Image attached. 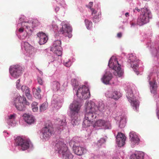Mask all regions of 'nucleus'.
Returning <instances> with one entry per match:
<instances>
[{"label": "nucleus", "instance_id": "33", "mask_svg": "<svg viewBox=\"0 0 159 159\" xmlns=\"http://www.w3.org/2000/svg\"><path fill=\"white\" fill-rule=\"evenodd\" d=\"M25 93L26 96L29 100H31L32 99V96L30 93V90L29 88H28L25 91Z\"/></svg>", "mask_w": 159, "mask_h": 159}, {"label": "nucleus", "instance_id": "3", "mask_svg": "<svg viewBox=\"0 0 159 159\" xmlns=\"http://www.w3.org/2000/svg\"><path fill=\"white\" fill-rule=\"evenodd\" d=\"M96 108L97 107L95 105V103L93 102L92 101L88 102L86 105L85 118L93 121L97 117L96 113Z\"/></svg>", "mask_w": 159, "mask_h": 159}, {"label": "nucleus", "instance_id": "28", "mask_svg": "<svg viewBox=\"0 0 159 159\" xmlns=\"http://www.w3.org/2000/svg\"><path fill=\"white\" fill-rule=\"evenodd\" d=\"M48 107V103L47 102H45L39 106V111L42 112L45 111Z\"/></svg>", "mask_w": 159, "mask_h": 159}, {"label": "nucleus", "instance_id": "26", "mask_svg": "<svg viewBox=\"0 0 159 159\" xmlns=\"http://www.w3.org/2000/svg\"><path fill=\"white\" fill-rule=\"evenodd\" d=\"M52 87L53 91H57L60 89V84L58 81H53L52 84Z\"/></svg>", "mask_w": 159, "mask_h": 159}, {"label": "nucleus", "instance_id": "32", "mask_svg": "<svg viewBox=\"0 0 159 159\" xmlns=\"http://www.w3.org/2000/svg\"><path fill=\"white\" fill-rule=\"evenodd\" d=\"M38 103L37 102H34L31 104V107L32 110L34 112H36L38 110V108L37 107Z\"/></svg>", "mask_w": 159, "mask_h": 159}, {"label": "nucleus", "instance_id": "14", "mask_svg": "<svg viewBox=\"0 0 159 159\" xmlns=\"http://www.w3.org/2000/svg\"><path fill=\"white\" fill-rule=\"evenodd\" d=\"M61 43L60 41L57 40L55 41L53 43L51 51L53 52L58 56H61L62 54L61 48Z\"/></svg>", "mask_w": 159, "mask_h": 159}, {"label": "nucleus", "instance_id": "42", "mask_svg": "<svg viewBox=\"0 0 159 159\" xmlns=\"http://www.w3.org/2000/svg\"><path fill=\"white\" fill-rule=\"evenodd\" d=\"M28 88L25 85H23L21 87V90L22 91H25Z\"/></svg>", "mask_w": 159, "mask_h": 159}, {"label": "nucleus", "instance_id": "22", "mask_svg": "<svg viewBox=\"0 0 159 159\" xmlns=\"http://www.w3.org/2000/svg\"><path fill=\"white\" fill-rule=\"evenodd\" d=\"M24 116L25 120L27 123L31 124L34 123L35 119L32 116L27 114L25 115Z\"/></svg>", "mask_w": 159, "mask_h": 159}, {"label": "nucleus", "instance_id": "21", "mask_svg": "<svg viewBox=\"0 0 159 159\" xmlns=\"http://www.w3.org/2000/svg\"><path fill=\"white\" fill-rule=\"evenodd\" d=\"M24 46L25 50L30 54H33L35 53V49L28 42H25L24 43Z\"/></svg>", "mask_w": 159, "mask_h": 159}, {"label": "nucleus", "instance_id": "17", "mask_svg": "<svg viewBox=\"0 0 159 159\" xmlns=\"http://www.w3.org/2000/svg\"><path fill=\"white\" fill-rule=\"evenodd\" d=\"M128 62L133 68L136 69L139 66L138 60L136 59L135 56L132 55H130L129 57Z\"/></svg>", "mask_w": 159, "mask_h": 159}, {"label": "nucleus", "instance_id": "39", "mask_svg": "<svg viewBox=\"0 0 159 159\" xmlns=\"http://www.w3.org/2000/svg\"><path fill=\"white\" fill-rule=\"evenodd\" d=\"M64 65L66 67H70L71 64V62L69 60L67 61H64Z\"/></svg>", "mask_w": 159, "mask_h": 159}, {"label": "nucleus", "instance_id": "35", "mask_svg": "<svg viewBox=\"0 0 159 159\" xmlns=\"http://www.w3.org/2000/svg\"><path fill=\"white\" fill-rule=\"evenodd\" d=\"M126 123L125 120V119H121L120 121L119 127L120 128L124 127Z\"/></svg>", "mask_w": 159, "mask_h": 159}, {"label": "nucleus", "instance_id": "49", "mask_svg": "<svg viewBox=\"0 0 159 159\" xmlns=\"http://www.w3.org/2000/svg\"><path fill=\"white\" fill-rule=\"evenodd\" d=\"M14 117V115H11L9 116V119H12Z\"/></svg>", "mask_w": 159, "mask_h": 159}, {"label": "nucleus", "instance_id": "9", "mask_svg": "<svg viewBox=\"0 0 159 159\" xmlns=\"http://www.w3.org/2000/svg\"><path fill=\"white\" fill-rule=\"evenodd\" d=\"M15 142L16 145L20 146L21 149L23 151L29 148L31 144L30 140L24 139L20 137H18L16 139Z\"/></svg>", "mask_w": 159, "mask_h": 159}, {"label": "nucleus", "instance_id": "5", "mask_svg": "<svg viewBox=\"0 0 159 159\" xmlns=\"http://www.w3.org/2000/svg\"><path fill=\"white\" fill-rule=\"evenodd\" d=\"M108 66L115 70L114 74L115 75L119 77L122 76L123 72L121 70V66L118 63L116 58H111L109 61Z\"/></svg>", "mask_w": 159, "mask_h": 159}, {"label": "nucleus", "instance_id": "7", "mask_svg": "<svg viewBox=\"0 0 159 159\" xmlns=\"http://www.w3.org/2000/svg\"><path fill=\"white\" fill-rule=\"evenodd\" d=\"M126 96L133 109L137 111L139 109V102L138 100L133 97L132 91L131 89H129L127 90Z\"/></svg>", "mask_w": 159, "mask_h": 159}, {"label": "nucleus", "instance_id": "46", "mask_svg": "<svg viewBox=\"0 0 159 159\" xmlns=\"http://www.w3.org/2000/svg\"><path fill=\"white\" fill-rule=\"evenodd\" d=\"M24 28L23 27H21L19 29L18 31L20 33H22L23 31Z\"/></svg>", "mask_w": 159, "mask_h": 159}, {"label": "nucleus", "instance_id": "44", "mask_svg": "<svg viewBox=\"0 0 159 159\" xmlns=\"http://www.w3.org/2000/svg\"><path fill=\"white\" fill-rule=\"evenodd\" d=\"M93 3L92 2H90L89 3V5L88 6V7L90 9L92 8V7H93Z\"/></svg>", "mask_w": 159, "mask_h": 159}, {"label": "nucleus", "instance_id": "37", "mask_svg": "<svg viewBox=\"0 0 159 159\" xmlns=\"http://www.w3.org/2000/svg\"><path fill=\"white\" fill-rule=\"evenodd\" d=\"M30 23L28 22H23L21 23V26L28 29L30 27Z\"/></svg>", "mask_w": 159, "mask_h": 159}, {"label": "nucleus", "instance_id": "45", "mask_svg": "<svg viewBox=\"0 0 159 159\" xmlns=\"http://www.w3.org/2000/svg\"><path fill=\"white\" fill-rule=\"evenodd\" d=\"M106 141L105 139L104 138H102L100 139V140L99 141V143H103Z\"/></svg>", "mask_w": 159, "mask_h": 159}, {"label": "nucleus", "instance_id": "48", "mask_svg": "<svg viewBox=\"0 0 159 159\" xmlns=\"http://www.w3.org/2000/svg\"><path fill=\"white\" fill-rule=\"evenodd\" d=\"M61 105H62V104H61V102H57V106H58V108L59 107H61Z\"/></svg>", "mask_w": 159, "mask_h": 159}, {"label": "nucleus", "instance_id": "47", "mask_svg": "<svg viewBox=\"0 0 159 159\" xmlns=\"http://www.w3.org/2000/svg\"><path fill=\"white\" fill-rule=\"evenodd\" d=\"M135 10L137 11L138 12H139L140 11V9H139L137 7H136L135 9H134V12H135Z\"/></svg>", "mask_w": 159, "mask_h": 159}, {"label": "nucleus", "instance_id": "15", "mask_svg": "<svg viewBox=\"0 0 159 159\" xmlns=\"http://www.w3.org/2000/svg\"><path fill=\"white\" fill-rule=\"evenodd\" d=\"M126 137L123 133H118L116 137V142L119 147L123 146L125 144Z\"/></svg>", "mask_w": 159, "mask_h": 159}, {"label": "nucleus", "instance_id": "16", "mask_svg": "<svg viewBox=\"0 0 159 159\" xmlns=\"http://www.w3.org/2000/svg\"><path fill=\"white\" fill-rule=\"evenodd\" d=\"M95 124L97 126L103 127L105 129H110L111 128L110 122L104 120H99L96 121Z\"/></svg>", "mask_w": 159, "mask_h": 159}, {"label": "nucleus", "instance_id": "54", "mask_svg": "<svg viewBox=\"0 0 159 159\" xmlns=\"http://www.w3.org/2000/svg\"><path fill=\"white\" fill-rule=\"evenodd\" d=\"M157 115L158 119H159V110H158L157 112Z\"/></svg>", "mask_w": 159, "mask_h": 159}, {"label": "nucleus", "instance_id": "50", "mask_svg": "<svg viewBox=\"0 0 159 159\" xmlns=\"http://www.w3.org/2000/svg\"><path fill=\"white\" fill-rule=\"evenodd\" d=\"M117 36L119 38H120L122 36V34L121 33H119L117 34Z\"/></svg>", "mask_w": 159, "mask_h": 159}, {"label": "nucleus", "instance_id": "51", "mask_svg": "<svg viewBox=\"0 0 159 159\" xmlns=\"http://www.w3.org/2000/svg\"><path fill=\"white\" fill-rule=\"evenodd\" d=\"M130 25H131V27H134L136 25V24L133 22H131Z\"/></svg>", "mask_w": 159, "mask_h": 159}, {"label": "nucleus", "instance_id": "20", "mask_svg": "<svg viewBox=\"0 0 159 159\" xmlns=\"http://www.w3.org/2000/svg\"><path fill=\"white\" fill-rule=\"evenodd\" d=\"M129 137L130 140L133 144L139 143V139L135 132H130L129 133Z\"/></svg>", "mask_w": 159, "mask_h": 159}, {"label": "nucleus", "instance_id": "10", "mask_svg": "<svg viewBox=\"0 0 159 159\" xmlns=\"http://www.w3.org/2000/svg\"><path fill=\"white\" fill-rule=\"evenodd\" d=\"M72 30V28L70 25L63 23L62 27L60 28L59 32L65 36L71 38L72 36L71 34Z\"/></svg>", "mask_w": 159, "mask_h": 159}, {"label": "nucleus", "instance_id": "24", "mask_svg": "<svg viewBox=\"0 0 159 159\" xmlns=\"http://www.w3.org/2000/svg\"><path fill=\"white\" fill-rule=\"evenodd\" d=\"M149 84L150 85V89L151 92L152 93L155 94L156 93L157 89V83L155 81H150Z\"/></svg>", "mask_w": 159, "mask_h": 159}, {"label": "nucleus", "instance_id": "38", "mask_svg": "<svg viewBox=\"0 0 159 159\" xmlns=\"http://www.w3.org/2000/svg\"><path fill=\"white\" fill-rule=\"evenodd\" d=\"M66 118L65 117H63L62 120L59 122V125L61 126H65L66 125Z\"/></svg>", "mask_w": 159, "mask_h": 159}, {"label": "nucleus", "instance_id": "40", "mask_svg": "<svg viewBox=\"0 0 159 159\" xmlns=\"http://www.w3.org/2000/svg\"><path fill=\"white\" fill-rule=\"evenodd\" d=\"M38 83L40 85H43L44 82V81L40 77H38L37 79Z\"/></svg>", "mask_w": 159, "mask_h": 159}, {"label": "nucleus", "instance_id": "25", "mask_svg": "<svg viewBox=\"0 0 159 159\" xmlns=\"http://www.w3.org/2000/svg\"><path fill=\"white\" fill-rule=\"evenodd\" d=\"M32 90L34 96L36 98L39 99L41 98L40 93L41 92V90L39 87H38L37 89L34 88Z\"/></svg>", "mask_w": 159, "mask_h": 159}, {"label": "nucleus", "instance_id": "19", "mask_svg": "<svg viewBox=\"0 0 159 159\" xmlns=\"http://www.w3.org/2000/svg\"><path fill=\"white\" fill-rule=\"evenodd\" d=\"M112 78V75L111 72L107 71L101 79L102 82L105 84H108L110 80Z\"/></svg>", "mask_w": 159, "mask_h": 159}, {"label": "nucleus", "instance_id": "12", "mask_svg": "<svg viewBox=\"0 0 159 159\" xmlns=\"http://www.w3.org/2000/svg\"><path fill=\"white\" fill-rule=\"evenodd\" d=\"M43 137L45 139H48L53 133L54 129L52 125H46L42 131Z\"/></svg>", "mask_w": 159, "mask_h": 159}, {"label": "nucleus", "instance_id": "4", "mask_svg": "<svg viewBox=\"0 0 159 159\" xmlns=\"http://www.w3.org/2000/svg\"><path fill=\"white\" fill-rule=\"evenodd\" d=\"M142 13L138 18L137 23L140 26L142 25L149 21V20L152 18L150 11L148 8L144 7L141 9Z\"/></svg>", "mask_w": 159, "mask_h": 159}, {"label": "nucleus", "instance_id": "36", "mask_svg": "<svg viewBox=\"0 0 159 159\" xmlns=\"http://www.w3.org/2000/svg\"><path fill=\"white\" fill-rule=\"evenodd\" d=\"M100 14L99 13L98 15L93 16V20L95 23H97L100 20Z\"/></svg>", "mask_w": 159, "mask_h": 159}, {"label": "nucleus", "instance_id": "18", "mask_svg": "<svg viewBox=\"0 0 159 159\" xmlns=\"http://www.w3.org/2000/svg\"><path fill=\"white\" fill-rule=\"evenodd\" d=\"M39 38V43L40 45L46 43L48 38L47 35L42 32H39L37 34Z\"/></svg>", "mask_w": 159, "mask_h": 159}, {"label": "nucleus", "instance_id": "41", "mask_svg": "<svg viewBox=\"0 0 159 159\" xmlns=\"http://www.w3.org/2000/svg\"><path fill=\"white\" fill-rule=\"evenodd\" d=\"M20 82V79H19L18 80H17V81L16 82V88L18 89H20V86H21L19 84Z\"/></svg>", "mask_w": 159, "mask_h": 159}, {"label": "nucleus", "instance_id": "34", "mask_svg": "<svg viewBox=\"0 0 159 159\" xmlns=\"http://www.w3.org/2000/svg\"><path fill=\"white\" fill-rule=\"evenodd\" d=\"M71 83L73 87L75 88H77L79 85L78 82L76 79H74L71 80Z\"/></svg>", "mask_w": 159, "mask_h": 159}, {"label": "nucleus", "instance_id": "23", "mask_svg": "<svg viewBox=\"0 0 159 159\" xmlns=\"http://www.w3.org/2000/svg\"><path fill=\"white\" fill-rule=\"evenodd\" d=\"M144 154L142 152H139L132 155L130 159H143Z\"/></svg>", "mask_w": 159, "mask_h": 159}, {"label": "nucleus", "instance_id": "2", "mask_svg": "<svg viewBox=\"0 0 159 159\" xmlns=\"http://www.w3.org/2000/svg\"><path fill=\"white\" fill-rule=\"evenodd\" d=\"M80 104L77 101H74L70 106L71 112V123L73 125L79 124V119L78 117V113L80 109Z\"/></svg>", "mask_w": 159, "mask_h": 159}, {"label": "nucleus", "instance_id": "6", "mask_svg": "<svg viewBox=\"0 0 159 159\" xmlns=\"http://www.w3.org/2000/svg\"><path fill=\"white\" fill-rule=\"evenodd\" d=\"M24 103L29 105L30 103L27 102L25 97L18 96L15 100L14 105L17 110L20 111H23L25 110V106Z\"/></svg>", "mask_w": 159, "mask_h": 159}, {"label": "nucleus", "instance_id": "8", "mask_svg": "<svg viewBox=\"0 0 159 159\" xmlns=\"http://www.w3.org/2000/svg\"><path fill=\"white\" fill-rule=\"evenodd\" d=\"M76 95L80 99H86L89 98L90 93L88 88L85 85L80 86L77 91Z\"/></svg>", "mask_w": 159, "mask_h": 159}, {"label": "nucleus", "instance_id": "53", "mask_svg": "<svg viewBox=\"0 0 159 159\" xmlns=\"http://www.w3.org/2000/svg\"><path fill=\"white\" fill-rule=\"evenodd\" d=\"M125 16L127 17L129 16V13L128 12H126L125 14Z\"/></svg>", "mask_w": 159, "mask_h": 159}, {"label": "nucleus", "instance_id": "13", "mask_svg": "<svg viewBox=\"0 0 159 159\" xmlns=\"http://www.w3.org/2000/svg\"><path fill=\"white\" fill-rule=\"evenodd\" d=\"M70 144L73 145V148L74 152L78 155H82L86 152V150L85 148L79 146H77L73 140H71L70 142Z\"/></svg>", "mask_w": 159, "mask_h": 159}, {"label": "nucleus", "instance_id": "11", "mask_svg": "<svg viewBox=\"0 0 159 159\" xmlns=\"http://www.w3.org/2000/svg\"><path fill=\"white\" fill-rule=\"evenodd\" d=\"M9 71L12 76L17 78L22 74V68L19 65L12 66L10 67Z\"/></svg>", "mask_w": 159, "mask_h": 159}, {"label": "nucleus", "instance_id": "1", "mask_svg": "<svg viewBox=\"0 0 159 159\" xmlns=\"http://www.w3.org/2000/svg\"><path fill=\"white\" fill-rule=\"evenodd\" d=\"M62 141L61 139L57 141L55 147V149L59 154L62 155L63 159H72L73 157V155Z\"/></svg>", "mask_w": 159, "mask_h": 159}, {"label": "nucleus", "instance_id": "30", "mask_svg": "<svg viewBox=\"0 0 159 159\" xmlns=\"http://www.w3.org/2000/svg\"><path fill=\"white\" fill-rule=\"evenodd\" d=\"M96 106L97 107L96 111L98 110L100 111L103 112L105 110V105L102 102H100L99 103L98 107Z\"/></svg>", "mask_w": 159, "mask_h": 159}, {"label": "nucleus", "instance_id": "52", "mask_svg": "<svg viewBox=\"0 0 159 159\" xmlns=\"http://www.w3.org/2000/svg\"><path fill=\"white\" fill-rule=\"evenodd\" d=\"M59 7H56L55 8V10L56 11H58L59 10Z\"/></svg>", "mask_w": 159, "mask_h": 159}, {"label": "nucleus", "instance_id": "29", "mask_svg": "<svg viewBox=\"0 0 159 159\" xmlns=\"http://www.w3.org/2000/svg\"><path fill=\"white\" fill-rule=\"evenodd\" d=\"M93 122V120L84 118V120L83 124V126L84 127L89 126L91 125Z\"/></svg>", "mask_w": 159, "mask_h": 159}, {"label": "nucleus", "instance_id": "31", "mask_svg": "<svg viewBox=\"0 0 159 159\" xmlns=\"http://www.w3.org/2000/svg\"><path fill=\"white\" fill-rule=\"evenodd\" d=\"M84 22L86 28L88 29H90L92 28V22L87 19L85 20Z\"/></svg>", "mask_w": 159, "mask_h": 159}, {"label": "nucleus", "instance_id": "43", "mask_svg": "<svg viewBox=\"0 0 159 159\" xmlns=\"http://www.w3.org/2000/svg\"><path fill=\"white\" fill-rule=\"evenodd\" d=\"M91 10L92 11V14L93 16H94L97 13V11L95 10L93 8H91Z\"/></svg>", "mask_w": 159, "mask_h": 159}, {"label": "nucleus", "instance_id": "27", "mask_svg": "<svg viewBox=\"0 0 159 159\" xmlns=\"http://www.w3.org/2000/svg\"><path fill=\"white\" fill-rule=\"evenodd\" d=\"M121 96V94L120 92L117 91H114L113 92L110 98L115 99H118Z\"/></svg>", "mask_w": 159, "mask_h": 159}]
</instances>
